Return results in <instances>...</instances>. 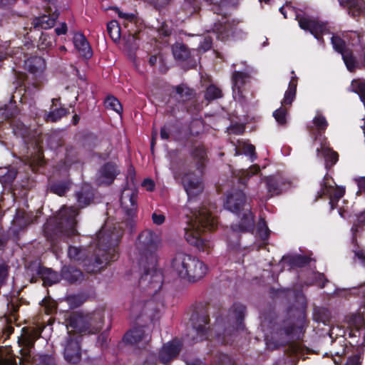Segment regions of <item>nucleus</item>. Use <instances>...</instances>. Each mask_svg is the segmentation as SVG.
Listing matches in <instances>:
<instances>
[{
  "mask_svg": "<svg viewBox=\"0 0 365 365\" xmlns=\"http://www.w3.org/2000/svg\"><path fill=\"white\" fill-rule=\"evenodd\" d=\"M192 155L197 162V173H187L183 175L181 182L187 195V209L194 208L192 205L196 197L200 195L204 189L202 179L204 161L206 152L203 147L196 148ZM187 226L185 228V239L188 243L195 246L200 251H208L213 246L210 240L201 238L200 235L206 231L213 230L217 225V221L212 216L210 210L206 207H200L197 210H190Z\"/></svg>",
  "mask_w": 365,
  "mask_h": 365,
  "instance_id": "1",
  "label": "nucleus"
},
{
  "mask_svg": "<svg viewBox=\"0 0 365 365\" xmlns=\"http://www.w3.org/2000/svg\"><path fill=\"white\" fill-rule=\"evenodd\" d=\"M161 241L160 234L150 230H145L138 235L132 254L133 259L144 270L139 284L149 295L155 294L163 285V274L157 268V250Z\"/></svg>",
  "mask_w": 365,
  "mask_h": 365,
  "instance_id": "2",
  "label": "nucleus"
},
{
  "mask_svg": "<svg viewBox=\"0 0 365 365\" xmlns=\"http://www.w3.org/2000/svg\"><path fill=\"white\" fill-rule=\"evenodd\" d=\"M78 213L77 209L74 207H63L54 219L48 220L44 225L43 232L47 240L52 243L53 236L59 234H65L67 236L76 235Z\"/></svg>",
  "mask_w": 365,
  "mask_h": 365,
  "instance_id": "3",
  "label": "nucleus"
},
{
  "mask_svg": "<svg viewBox=\"0 0 365 365\" xmlns=\"http://www.w3.org/2000/svg\"><path fill=\"white\" fill-rule=\"evenodd\" d=\"M247 197L241 190H232L227 195L225 208L240 217L239 224L233 225L235 232L250 231L254 228V215L249 208H245Z\"/></svg>",
  "mask_w": 365,
  "mask_h": 365,
  "instance_id": "4",
  "label": "nucleus"
},
{
  "mask_svg": "<svg viewBox=\"0 0 365 365\" xmlns=\"http://www.w3.org/2000/svg\"><path fill=\"white\" fill-rule=\"evenodd\" d=\"M172 269L178 277L190 282H196L207 274L208 267L195 257L179 253L173 259Z\"/></svg>",
  "mask_w": 365,
  "mask_h": 365,
  "instance_id": "5",
  "label": "nucleus"
},
{
  "mask_svg": "<svg viewBox=\"0 0 365 365\" xmlns=\"http://www.w3.org/2000/svg\"><path fill=\"white\" fill-rule=\"evenodd\" d=\"M119 239L118 235L108 232L105 227H103L96 235L95 245L98 247L99 252L94 259V262L89 264L84 263L86 270L88 272H95L103 268L109 261L114 260V256L108 257L110 252L114 250L110 247L116 245Z\"/></svg>",
  "mask_w": 365,
  "mask_h": 365,
  "instance_id": "6",
  "label": "nucleus"
},
{
  "mask_svg": "<svg viewBox=\"0 0 365 365\" xmlns=\"http://www.w3.org/2000/svg\"><path fill=\"white\" fill-rule=\"evenodd\" d=\"M287 11L295 16L300 28L304 31H309L319 41L323 42L321 36L329 33L328 24L313 19L307 15L297 13L293 7L287 4L285 6L279 8V11L285 19L287 18Z\"/></svg>",
  "mask_w": 365,
  "mask_h": 365,
  "instance_id": "7",
  "label": "nucleus"
},
{
  "mask_svg": "<svg viewBox=\"0 0 365 365\" xmlns=\"http://www.w3.org/2000/svg\"><path fill=\"white\" fill-rule=\"evenodd\" d=\"M252 68L245 66L242 71L235 70L232 76V96L235 101L242 102L245 98V85L250 78Z\"/></svg>",
  "mask_w": 365,
  "mask_h": 365,
  "instance_id": "8",
  "label": "nucleus"
},
{
  "mask_svg": "<svg viewBox=\"0 0 365 365\" xmlns=\"http://www.w3.org/2000/svg\"><path fill=\"white\" fill-rule=\"evenodd\" d=\"M314 145L317 146V156H322L325 160L327 168L332 166L338 161L337 153L333 151L324 135L319 134L314 138Z\"/></svg>",
  "mask_w": 365,
  "mask_h": 365,
  "instance_id": "9",
  "label": "nucleus"
},
{
  "mask_svg": "<svg viewBox=\"0 0 365 365\" xmlns=\"http://www.w3.org/2000/svg\"><path fill=\"white\" fill-rule=\"evenodd\" d=\"M137 191L133 188H124L121 193L120 205L122 210L129 217H133L137 212Z\"/></svg>",
  "mask_w": 365,
  "mask_h": 365,
  "instance_id": "10",
  "label": "nucleus"
},
{
  "mask_svg": "<svg viewBox=\"0 0 365 365\" xmlns=\"http://www.w3.org/2000/svg\"><path fill=\"white\" fill-rule=\"evenodd\" d=\"M63 346L65 359L70 363H77L81 359V350L78 340L70 334L66 337Z\"/></svg>",
  "mask_w": 365,
  "mask_h": 365,
  "instance_id": "11",
  "label": "nucleus"
},
{
  "mask_svg": "<svg viewBox=\"0 0 365 365\" xmlns=\"http://www.w3.org/2000/svg\"><path fill=\"white\" fill-rule=\"evenodd\" d=\"M329 179L325 177L324 182L320 190L321 195H327L329 197V204L331 209H334L339 200L342 197L345 193V188L343 187L333 186L329 184Z\"/></svg>",
  "mask_w": 365,
  "mask_h": 365,
  "instance_id": "12",
  "label": "nucleus"
},
{
  "mask_svg": "<svg viewBox=\"0 0 365 365\" xmlns=\"http://www.w3.org/2000/svg\"><path fill=\"white\" fill-rule=\"evenodd\" d=\"M304 326L303 320L300 319L297 326L294 325L291 322H286L283 329H279L275 334L279 335L283 339L278 342V344H282L285 342V338H299L300 334L303 332Z\"/></svg>",
  "mask_w": 365,
  "mask_h": 365,
  "instance_id": "13",
  "label": "nucleus"
},
{
  "mask_svg": "<svg viewBox=\"0 0 365 365\" xmlns=\"http://www.w3.org/2000/svg\"><path fill=\"white\" fill-rule=\"evenodd\" d=\"M118 174V170L113 163L104 165L98 171L97 182L99 185H110Z\"/></svg>",
  "mask_w": 365,
  "mask_h": 365,
  "instance_id": "14",
  "label": "nucleus"
},
{
  "mask_svg": "<svg viewBox=\"0 0 365 365\" xmlns=\"http://www.w3.org/2000/svg\"><path fill=\"white\" fill-rule=\"evenodd\" d=\"M265 180L268 197L279 194L287 187L284 178L281 175L267 177Z\"/></svg>",
  "mask_w": 365,
  "mask_h": 365,
  "instance_id": "15",
  "label": "nucleus"
},
{
  "mask_svg": "<svg viewBox=\"0 0 365 365\" xmlns=\"http://www.w3.org/2000/svg\"><path fill=\"white\" fill-rule=\"evenodd\" d=\"M123 340L131 344H144L150 341V335L146 333L144 327L135 328L125 334Z\"/></svg>",
  "mask_w": 365,
  "mask_h": 365,
  "instance_id": "16",
  "label": "nucleus"
},
{
  "mask_svg": "<svg viewBox=\"0 0 365 365\" xmlns=\"http://www.w3.org/2000/svg\"><path fill=\"white\" fill-rule=\"evenodd\" d=\"M181 344L178 341H172L165 344L159 354V359L163 364H166L179 353Z\"/></svg>",
  "mask_w": 365,
  "mask_h": 365,
  "instance_id": "17",
  "label": "nucleus"
},
{
  "mask_svg": "<svg viewBox=\"0 0 365 365\" xmlns=\"http://www.w3.org/2000/svg\"><path fill=\"white\" fill-rule=\"evenodd\" d=\"M41 331L38 329H33L26 332L21 339L24 348L21 349L22 355L26 360H29L31 349L33 348L35 340L40 336Z\"/></svg>",
  "mask_w": 365,
  "mask_h": 365,
  "instance_id": "18",
  "label": "nucleus"
},
{
  "mask_svg": "<svg viewBox=\"0 0 365 365\" xmlns=\"http://www.w3.org/2000/svg\"><path fill=\"white\" fill-rule=\"evenodd\" d=\"M91 325V321L88 322L81 314H76L70 317L67 329L71 328V331L83 333L88 331Z\"/></svg>",
  "mask_w": 365,
  "mask_h": 365,
  "instance_id": "19",
  "label": "nucleus"
},
{
  "mask_svg": "<svg viewBox=\"0 0 365 365\" xmlns=\"http://www.w3.org/2000/svg\"><path fill=\"white\" fill-rule=\"evenodd\" d=\"M73 44L81 56L85 58L91 57L92 51L84 35L76 34L73 36Z\"/></svg>",
  "mask_w": 365,
  "mask_h": 365,
  "instance_id": "20",
  "label": "nucleus"
},
{
  "mask_svg": "<svg viewBox=\"0 0 365 365\" xmlns=\"http://www.w3.org/2000/svg\"><path fill=\"white\" fill-rule=\"evenodd\" d=\"M24 65L27 70L34 74L41 73L46 68L44 59L38 56L26 59L24 61Z\"/></svg>",
  "mask_w": 365,
  "mask_h": 365,
  "instance_id": "21",
  "label": "nucleus"
},
{
  "mask_svg": "<svg viewBox=\"0 0 365 365\" xmlns=\"http://www.w3.org/2000/svg\"><path fill=\"white\" fill-rule=\"evenodd\" d=\"M58 13L56 11L51 16L43 15L35 18L34 19L33 24L35 28L48 29L54 26L56 20L58 18Z\"/></svg>",
  "mask_w": 365,
  "mask_h": 365,
  "instance_id": "22",
  "label": "nucleus"
},
{
  "mask_svg": "<svg viewBox=\"0 0 365 365\" xmlns=\"http://www.w3.org/2000/svg\"><path fill=\"white\" fill-rule=\"evenodd\" d=\"M297 86V78L296 76H292L289 81L288 88L284 93V98L282 101V106L291 105L296 96V91Z\"/></svg>",
  "mask_w": 365,
  "mask_h": 365,
  "instance_id": "23",
  "label": "nucleus"
},
{
  "mask_svg": "<svg viewBox=\"0 0 365 365\" xmlns=\"http://www.w3.org/2000/svg\"><path fill=\"white\" fill-rule=\"evenodd\" d=\"M340 5L347 6L349 13L355 16L364 12L363 0H339Z\"/></svg>",
  "mask_w": 365,
  "mask_h": 365,
  "instance_id": "24",
  "label": "nucleus"
},
{
  "mask_svg": "<svg viewBox=\"0 0 365 365\" xmlns=\"http://www.w3.org/2000/svg\"><path fill=\"white\" fill-rule=\"evenodd\" d=\"M346 322L350 327L354 329L356 332L359 333V336H361V334L364 336H365L364 331V319L362 315L360 314H351L346 318Z\"/></svg>",
  "mask_w": 365,
  "mask_h": 365,
  "instance_id": "25",
  "label": "nucleus"
},
{
  "mask_svg": "<svg viewBox=\"0 0 365 365\" xmlns=\"http://www.w3.org/2000/svg\"><path fill=\"white\" fill-rule=\"evenodd\" d=\"M39 274H41L43 284L46 286H51L58 282L61 279V277L57 272L48 268L41 269Z\"/></svg>",
  "mask_w": 365,
  "mask_h": 365,
  "instance_id": "26",
  "label": "nucleus"
},
{
  "mask_svg": "<svg viewBox=\"0 0 365 365\" xmlns=\"http://www.w3.org/2000/svg\"><path fill=\"white\" fill-rule=\"evenodd\" d=\"M197 322V324H194V329L197 335L196 341H201L207 338V329L206 325L208 323V319L207 317L202 316L198 317Z\"/></svg>",
  "mask_w": 365,
  "mask_h": 365,
  "instance_id": "27",
  "label": "nucleus"
},
{
  "mask_svg": "<svg viewBox=\"0 0 365 365\" xmlns=\"http://www.w3.org/2000/svg\"><path fill=\"white\" fill-rule=\"evenodd\" d=\"M172 51L175 58L179 61L186 60L190 55V52L186 46L179 43L173 46Z\"/></svg>",
  "mask_w": 365,
  "mask_h": 365,
  "instance_id": "28",
  "label": "nucleus"
},
{
  "mask_svg": "<svg viewBox=\"0 0 365 365\" xmlns=\"http://www.w3.org/2000/svg\"><path fill=\"white\" fill-rule=\"evenodd\" d=\"M259 170V165H253L248 170H240L237 174L239 182L242 184H246L247 180L253 175L258 173Z\"/></svg>",
  "mask_w": 365,
  "mask_h": 365,
  "instance_id": "29",
  "label": "nucleus"
},
{
  "mask_svg": "<svg viewBox=\"0 0 365 365\" xmlns=\"http://www.w3.org/2000/svg\"><path fill=\"white\" fill-rule=\"evenodd\" d=\"M68 256L73 261L85 262L86 250L71 246L68 250Z\"/></svg>",
  "mask_w": 365,
  "mask_h": 365,
  "instance_id": "30",
  "label": "nucleus"
},
{
  "mask_svg": "<svg viewBox=\"0 0 365 365\" xmlns=\"http://www.w3.org/2000/svg\"><path fill=\"white\" fill-rule=\"evenodd\" d=\"M55 37L47 33H42L39 38L38 47L40 49H47L52 47L55 43Z\"/></svg>",
  "mask_w": 365,
  "mask_h": 365,
  "instance_id": "31",
  "label": "nucleus"
},
{
  "mask_svg": "<svg viewBox=\"0 0 365 365\" xmlns=\"http://www.w3.org/2000/svg\"><path fill=\"white\" fill-rule=\"evenodd\" d=\"M232 312H233L232 317L235 318L237 326V329H243L245 326L242 321L244 318L245 307L242 305H237Z\"/></svg>",
  "mask_w": 365,
  "mask_h": 365,
  "instance_id": "32",
  "label": "nucleus"
},
{
  "mask_svg": "<svg viewBox=\"0 0 365 365\" xmlns=\"http://www.w3.org/2000/svg\"><path fill=\"white\" fill-rule=\"evenodd\" d=\"M107 30L110 38L116 41L120 37V29L117 21H111L107 25Z\"/></svg>",
  "mask_w": 365,
  "mask_h": 365,
  "instance_id": "33",
  "label": "nucleus"
},
{
  "mask_svg": "<svg viewBox=\"0 0 365 365\" xmlns=\"http://www.w3.org/2000/svg\"><path fill=\"white\" fill-rule=\"evenodd\" d=\"M105 106L107 108L120 114L123 112V107L120 101L114 96H108L105 101Z\"/></svg>",
  "mask_w": 365,
  "mask_h": 365,
  "instance_id": "34",
  "label": "nucleus"
},
{
  "mask_svg": "<svg viewBox=\"0 0 365 365\" xmlns=\"http://www.w3.org/2000/svg\"><path fill=\"white\" fill-rule=\"evenodd\" d=\"M313 124L316 129L319 132L324 131L328 126V123L326 120V118L319 112H317L313 119Z\"/></svg>",
  "mask_w": 365,
  "mask_h": 365,
  "instance_id": "35",
  "label": "nucleus"
},
{
  "mask_svg": "<svg viewBox=\"0 0 365 365\" xmlns=\"http://www.w3.org/2000/svg\"><path fill=\"white\" fill-rule=\"evenodd\" d=\"M221 91L216 86L211 85L207 87L205 97L208 101L215 100L221 97Z\"/></svg>",
  "mask_w": 365,
  "mask_h": 365,
  "instance_id": "36",
  "label": "nucleus"
},
{
  "mask_svg": "<svg viewBox=\"0 0 365 365\" xmlns=\"http://www.w3.org/2000/svg\"><path fill=\"white\" fill-rule=\"evenodd\" d=\"M67 110L65 108H58L50 112L47 115V120L56 122L61 119L63 116L66 115Z\"/></svg>",
  "mask_w": 365,
  "mask_h": 365,
  "instance_id": "37",
  "label": "nucleus"
},
{
  "mask_svg": "<svg viewBox=\"0 0 365 365\" xmlns=\"http://www.w3.org/2000/svg\"><path fill=\"white\" fill-rule=\"evenodd\" d=\"M257 235L263 240H267L269 235V230L264 220H262L258 222Z\"/></svg>",
  "mask_w": 365,
  "mask_h": 365,
  "instance_id": "38",
  "label": "nucleus"
},
{
  "mask_svg": "<svg viewBox=\"0 0 365 365\" xmlns=\"http://www.w3.org/2000/svg\"><path fill=\"white\" fill-rule=\"evenodd\" d=\"M242 148L243 153L250 158L251 162L256 160L257 155L255 152V148L253 145L245 142L242 145Z\"/></svg>",
  "mask_w": 365,
  "mask_h": 365,
  "instance_id": "39",
  "label": "nucleus"
},
{
  "mask_svg": "<svg viewBox=\"0 0 365 365\" xmlns=\"http://www.w3.org/2000/svg\"><path fill=\"white\" fill-rule=\"evenodd\" d=\"M77 201L81 207L86 206L90 203L92 200L93 195L91 192H79L76 194Z\"/></svg>",
  "mask_w": 365,
  "mask_h": 365,
  "instance_id": "40",
  "label": "nucleus"
},
{
  "mask_svg": "<svg viewBox=\"0 0 365 365\" xmlns=\"http://www.w3.org/2000/svg\"><path fill=\"white\" fill-rule=\"evenodd\" d=\"M331 43L335 51L340 53L341 54L346 52L345 51V43L339 37L333 36L331 37Z\"/></svg>",
  "mask_w": 365,
  "mask_h": 365,
  "instance_id": "41",
  "label": "nucleus"
},
{
  "mask_svg": "<svg viewBox=\"0 0 365 365\" xmlns=\"http://www.w3.org/2000/svg\"><path fill=\"white\" fill-rule=\"evenodd\" d=\"M215 24L213 28V31L217 34V38L220 39H224L225 37L228 36L227 31V26L225 23Z\"/></svg>",
  "mask_w": 365,
  "mask_h": 365,
  "instance_id": "42",
  "label": "nucleus"
},
{
  "mask_svg": "<svg viewBox=\"0 0 365 365\" xmlns=\"http://www.w3.org/2000/svg\"><path fill=\"white\" fill-rule=\"evenodd\" d=\"M287 110L284 108H279L273 113V116L279 124L286 123Z\"/></svg>",
  "mask_w": 365,
  "mask_h": 365,
  "instance_id": "43",
  "label": "nucleus"
},
{
  "mask_svg": "<svg viewBox=\"0 0 365 365\" xmlns=\"http://www.w3.org/2000/svg\"><path fill=\"white\" fill-rule=\"evenodd\" d=\"M68 189L67 183H55L51 186V190L60 196L64 195Z\"/></svg>",
  "mask_w": 365,
  "mask_h": 365,
  "instance_id": "44",
  "label": "nucleus"
},
{
  "mask_svg": "<svg viewBox=\"0 0 365 365\" xmlns=\"http://www.w3.org/2000/svg\"><path fill=\"white\" fill-rule=\"evenodd\" d=\"M309 258L302 255H295L292 257L290 263L293 266L303 267L309 263Z\"/></svg>",
  "mask_w": 365,
  "mask_h": 365,
  "instance_id": "45",
  "label": "nucleus"
},
{
  "mask_svg": "<svg viewBox=\"0 0 365 365\" xmlns=\"http://www.w3.org/2000/svg\"><path fill=\"white\" fill-rule=\"evenodd\" d=\"M341 56L347 68L350 71H353L354 68H355V60L354 57L347 52L342 53Z\"/></svg>",
  "mask_w": 365,
  "mask_h": 365,
  "instance_id": "46",
  "label": "nucleus"
},
{
  "mask_svg": "<svg viewBox=\"0 0 365 365\" xmlns=\"http://www.w3.org/2000/svg\"><path fill=\"white\" fill-rule=\"evenodd\" d=\"M125 46L128 48L133 50L137 47V38L133 34H129L127 37H124Z\"/></svg>",
  "mask_w": 365,
  "mask_h": 365,
  "instance_id": "47",
  "label": "nucleus"
},
{
  "mask_svg": "<svg viewBox=\"0 0 365 365\" xmlns=\"http://www.w3.org/2000/svg\"><path fill=\"white\" fill-rule=\"evenodd\" d=\"M365 226V216L364 214L361 215L358 219V224H354L351 227V232L353 233V237H355L356 233L359 231V227H364Z\"/></svg>",
  "mask_w": 365,
  "mask_h": 365,
  "instance_id": "48",
  "label": "nucleus"
},
{
  "mask_svg": "<svg viewBox=\"0 0 365 365\" xmlns=\"http://www.w3.org/2000/svg\"><path fill=\"white\" fill-rule=\"evenodd\" d=\"M70 272H72V273H73L72 276L70 277L68 275L67 273H65L64 277L66 279H67L68 281H70L71 282L78 280L82 277V272L78 269H72Z\"/></svg>",
  "mask_w": 365,
  "mask_h": 365,
  "instance_id": "49",
  "label": "nucleus"
},
{
  "mask_svg": "<svg viewBox=\"0 0 365 365\" xmlns=\"http://www.w3.org/2000/svg\"><path fill=\"white\" fill-rule=\"evenodd\" d=\"M42 305L45 307V312L47 314H50L56 309V305L53 302H50L47 299L42 300Z\"/></svg>",
  "mask_w": 365,
  "mask_h": 365,
  "instance_id": "50",
  "label": "nucleus"
},
{
  "mask_svg": "<svg viewBox=\"0 0 365 365\" xmlns=\"http://www.w3.org/2000/svg\"><path fill=\"white\" fill-rule=\"evenodd\" d=\"M358 186L357 193H365V177H359L354 179Z\"/></svg>",
  "mask_w": 365,
  "mask_h": 365,
  "instance_id": "51",
  "label": "nucleus"
},
{
  "mask_svg": "<svg viewBox=\"0 0 365 365\" xmlns=\"http://www.w3.org/2000/svg\"><path fill=\"white\" fill-rule=\"evenodd\" d=\"M212 46V41L210 37L205 38L203 42L200 43L199 46V50L202 51L203 52H205L206 51L209 50Z\"/></svg>",
  "mask_w": 365,
  "mask_h": 365,
  "instance_id": "52",
  "label": "nucleus"
},
{
  "mask_svg": "<svg viewBox=\"0 0 365 365\" xmlns=\"http://www.w3.org/2000/svg\"><path fill=\"white\" fill-rule=\"evenodd\" d=\"M16 171L15 170H8L4 176V181L9 183L11 182L16 178Z\"/></svg>",
  "mask_w": 365,
  "mask_h": 365,
  "instance_id": "53",
  "label": "nucleus"
},
{
  "mask_svg": "<svg viewBox=\"0 0 365 365\" xmlns=\"http://www.w3.org/2000/svg\"><path fill=\"white\" fill-rule=\"evenodd\" d=\"M115 11L118 13V15L120 18L128 20V21H133L134 19L135 16L133 14L129 13H123L120 11L118 9H115Z\"/></svg>",
  "mask_w": 365,
  "mask_h": 365,
  "instance_id": "54",
  "label": "nucleus"
},
{
  "mask_svg": "<svg viewBox=\"0 0 365 365\" xmlns=\"http://www.w3.org/2000/svg\"><path fill=\"white\" fill-rule=\"evenodd\" d=\"M153 221L156 225H161L165 221V216L160 214L153 213L152 215Z\"/></svg>",
  "mask_w": 365,
  "mask_h": 365,
  "instance_id": "55",
  "label": "nucleus"
},
{
  "mask_svg": "<svg viewBox=\"0 0 365 365\" xmlns=\"http://www.w3.org/2000/svg\"><path fill=\"white\" fill-rule=\"evenodd\" d=\"M355 257L359 260V263L365 266V251L358 250L355 252Z\"/></svg>",
  "mask_w": 365,
  "mask_h": 365,
  "instance_id": "56",
  "label": "nucleus"
},
{
  "mask_svg": "<svg viewBox=\"0 0 365 365\" xmlns=\"http://www.w3.org/2000/svg\"><path fill=\"white\" fill-rule=\"evenodd\" d=\"M7 268L5 265H0V286L4 283L7 277Z\"/></svg>",
  "mask_w": 365,
  "mask_h": 365,
  "instance_id": "57",
  "label": "nucleus"
},
{
  "mask_svg": "<svg viewBox=\"0 0 365 365\" xmlns=\"http://www.w3.org/2000/svg\"><path fill=\"white\" fill-rule=\"evenodd\" d=\"M360 363V357L355 355L349 358L345 365H359Z\"/></svg>",
  "mask_w": 365,
  "mask_h": 365,
  "instance_id": "58",
  "label": "nucleus"
},
{
  "mask_svg": "<svg viewBox=\"0 0 365 365\" xmlns=\"http://www.w3.org/2000/svg\"><path fill=\"white\" fill-rule=\"evenodd\" d=\"M142 185L146 188L147 190L151 191L154 188V182L150 179H145L143 180Z\"/></svg>",
  "mask_w": 365,
  "mask_h": 365,
  "instance_id": "59",
  "label": "nucleus"
},
{
  "mask_svg": "<svg viewBox=\"0 0 365 365\" xmlns=\"http://www.w3.org/2000/svg\"><path fill=\"white\" fill-rule=\"evenodd\" d=\"M55 32L57 35L65 34L67 32V25L66 23H62L60 26L56 28Z\"/></svg>",
  "mask_w": 365,
  "mask_h": 365,
  "instance_id": "60",
  "label": "nucleus"
},
{
  "mask_svg": "<svg viewBox=\"0 0 365 365\" xmlns=\"http://www.w3.org/2000/svg\"><path fill=\"white\" fill-rule=\"evenodd\" d=\"M176 92L181 96L182 97L184 96V93L185 95H190V90L184 86H179L176 88Z\"/></svg>",
  "mask_w": 365,
  "mask_h": 365,
  "instance_id": "61",
  "label": "nucleus"
},
{
  "mask_svg": "<svg viewBox=\"0 0 365 365\" xmlns=\"http://www.w3.org/2000/svg\"><path fill=\"white\" fill-rule=\"evenodd\" d=\"M169 137H170L169 129L166 126L163 127L160 130V138L163 140H168L169 138Z\"/></svg>",
  "mask_w": 365,
  "mask_h": 365,
  "instance_id": "62",
  "label": "nucleus"
},
{
  "mask_svg": "<svg viewBox=\"0 0 365 365\" xmlns=\"http://www.w3.org/2000/svg\"><path fill=\"white\" fill-rule=\"evenodd\" d=\"M315 277V284H319L321 287H323L324 286V283L320 284L319 281H322L324 279V275L321 273H314V274Z\"/></svg>",
  "mask_w": 365,
  "mask_h": 365,
  "instance_id": "63",
  "label": "nucleus"
},
{
  "mask_svg": "<svg viewBox=\"0 0 365 365\" xmlns=\"http://www.w3.org/2000/svg\"><path fill=\"white\" fill-rule=\"evenodd\" d=\"M0 365H13L12 361L0 356Z\"/></svg>",
  "mask_w": 365,
  "mask_h": 365,
  "instance_id": "64",
  "label": "nucleus"
}]
</instances>
